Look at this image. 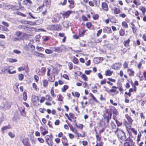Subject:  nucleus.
<instances>
[{
	"mask_svg": "<svg viewBox=\"0 0 146 146\" xmlns=\"http://www.w3.org/2000/svg\"><path fill=\"white\" fill-rule=\"evenodd\" d=\"M122 25L123 27L125 28H128V25L127 24L125 21H123L122 23Z\"/></svg>",
	"mask_w": 146,
	"mask_h": 146,
	"instance_id": "nucleus-36",
	"label": "nucleus"
},
{
	"mask_svg": "<svg viewBox=\"0 0 146 146\" xmlns=\"http://www.w3.org/2000/svg\"><path fill=\"white\" fill-rule=\"evenodd\" d=\"M48 80L46 79H44L42 81L43 86L45 87H46L48 84Z\"/></svg>",
	"mask_w": 146,
	"mask_h": 146,
	"instance_id": "nucleus-20",
	"label": "nucleus"
},
{
	"mask_svg": "<svg viewBox=\"0 0 146 146\" xmlns=\"http://www.w3.org/2000/svg\"><path fill=\"white\" fill-rule=\"evenodd\" d=\"M67 2V0H64L63 2H60L59 3V5H61L62 6L65 5L66 3Z\"/></svg>",
	"mask_w": 146,
	"mask_h": 146,
	"instance_id": "nucleus-47",
	"label": "nucleus"
},
{
	"mask_svg": "<svg viewBox=\"0 0 146 146\" xmlns=\"http://www.w3.org/2000/svg\"><path fill=\"white\" fill-rule=\"evenodd\" d=\"M50 94L53 97H55L56 96V95L54 93L53 88H52L50 90Z\"/></svg>",
	"mask_w": 146,
	"mask_h": 146,
	"instance_id": "nucleus-37",
	"label": "nucleus"
},
{
	"mask_svg": "<svg viewBox=\"0 0 146 146\" xmlns=\"http://www.w3.org/2000/svg\"><path fill=\"white\" fill-rule=\"evenodd\" d=\"M62 141L63 145H68V140L65 136H64L62 138Z\"/></svg>",
	"mask_w": 146,
	"mask_h": 146,
	"instance_id": "nucleus-17",
	"label": "nucleus"
},
{
	"mask_svg": "<svg viewBox=\"0 0 146 146\" xmlns=\"http://www.w3.org/2000/svg\"><path fill=\"white\" fill-rule=\"evenodd\" d=\"M130 40L129 39H128L127 40L124 42L123 43L125 46H129V44L130 42Z\"/></svg>",
	"mask_w": 146,
	"mask_h": 146,
	"instance_id": "nucleus-31",
	"label": "nucleus"
},
{
	"mask_svg": "<svg viewBox=\"0 0 146 146\" xmlns=\"http://www.w3.org/2000/svg\"><path fill=\"white\" fill-rule=\"evenodd\" d=\"M11 8L15 10H18L19 9L18 6L16 5L12 6Z\"/></svg>",
	"mask_w": 146,
	"mask_h": 146,
	"instance_id": "nucleus-58",
	"label": "nucleus"
},
{
	"mask_svg": "<svg viewBox=\"0 0 146 146\" xmlns=\"http://www.w3.org/2000/svg\"><path fill=\"white\" fill-rule=\"evenodd\" d=\"M111 114H110V115L108 114V115H107L106 117V120L107 122L108 123L109 122V121L111 119Z\"/></svg>",
	"mask_w": 146,
	"mask_h": 146,
	"instance_id": "nucleus-28",
	"label": "nucleus"
},
{
	"mask_svg": "<svg viewBox=\"0 0 146 146\" xmlns=\"http://www.w3.org/2000/svg\"><path fill=\"white\" fill-rule=\"evenodd\" d=\"M139 9L142 11L143 14L144 15L146 12L145 7L143 6H140L139 7Z\"/></svg>",
	"mask_w": 146,
	"mask_h": 146,
	"instance_id": "nucleus-16",
	"label": "nucleus"
},
{
	"mask_svg": "<svg viewBox=\"0 0 146 146\" xmlns=\"http://www.w3.org/2000/svg\"><path fill=\"white\" fill-rule=\"evenodd\" d=\"M44 6V5H42L38 7L37 9V11L38 12L42 10V9L43 7Z\"/></svg>",
	"mask_w": 146,
	"mask_h": 146,
	"instance_id": "nucleus-43",
	"label": "nucleus"
},
{
	"mask_svg": "<svg viewBox=\"0 0 146 146\" xmlns=\"http://www.w3.org/2000/svg\"><path fill=\"white\" fill-rule=\"evenodd\" d=\"M0 30L2 31H5L6 32L9 31V30L6 27H4L2 25H0Z\"/></svg>",
	"mask_w": 146,
	"mask_h": 146,
	"instance_id": "nucleus-26",
	"label": "nucleus"
},
{
	"mask_svg": "<svg viewBox=\"0 0 146 146\" xmlns=\"http://www.w3.org/2000/svg\"><path fill=\"white\" fill-rule=\"evenodd\" d=\"M20 112L21 114V115L23 116H26V113L25 111V108H21V110H20Z\"/></svg>",
	"mask_w": 146,
	"mask_h": 146,
	"instance_id": "nucleus-35",
	"label": "nucleus"
},
{
	"mask_svg": "<svg viewBox=\"0 0 146 146\" xmlns=\"http://www.w3.org/2000/svg\"><path fill=\"white\" fill-rule=\"evenodd\" d=\"M2 24H3V25L5 26V27H8L9 26V24L5 21H3L2 22Z\"/></svg>",
	"mask_w": 146,
	"mask_h": 146,
	"instance_id": "nucleus-44",
	"label": "nucleus"
},
{
	"mask_svg": "<svg viewBox=\"0 0 146 146\" xmlns=\"http://www.w3.org/2000/svg\"><path fill=\"white\" fill-rule=\"evenodd\" d=\"M44 3L46 4L47 7L49 8L50 7V0H44Z\"/></svg>",
	"mask_w": 146,
	"mask_h": 146,
	"instance_id": "nucleus-22",
	"label": "nucleus"
},
{
	"mask_svg": "<svg viewBox=\"0 0 146 146\" xmlns=\"http://www.w3.org/2000/svg\"><path fill=\"white\" fill-rule=\"evenodd\" d=\"M23 75L22 74H20L19 75V79L20 80H21L23 79Z\"/></svg>",
	"mask_w": 146,
	"mask_h": 146,
	"instance_id": "nucleus-57",
	"label": "nucleus"
},
{
	"mask_svg": "<svg viewBox=\"0 0 146 146\" xmlns=\"http://www.w3.org/2000/svg\"><path fill=\"white\" fill-rule=\"evenodd\" d=\"M114 13L115 14H119L122 13L119 8H115L114 9Z\"/></svg>",
	"mask_w": 146,
	"mask_h": 146,
	"instance_id": "nucleus-21",
	"label": "nucleus"
},
{
	"mask_svg": "<svg viewBox=\"0 0 146 146\" xmlns=\"http://www.w3.org/2000/svg\"><path fill=\"white\" fill-rule=\"evenodd\" d=\"M58 100L59 101H62L63 99V97L60 95H58Z\"/></svg>",
	"mask_w": 146,
	"mask_h": 146,
	"instance_id": "nucleus-59",
	"label": "nucleus"
},
{
	"mask_svg": "<svg viewBox=\"0 0 146 146\" xmlns=\"http://www.w3.org/2000/svg\"><path fill=\"white\" fill-rule=\"evenodd\" d=\"M113 73L112 71H111L110 70H106L105 71V75L106 76H111Z\"/></svg>",
	"mask_w": 146,
	"mask_h": 146,
	"instance_id": "nucleus-23",
	"label": "nucleus"
},
{
	"mask_svg": "<svg viewBox=\"0 0 146 146\" xmlns=\"http://www.w3.org/2000/svg\"><path fill=\"white\" fill-rule=\"evenodd\" d=\"M11 128V127H10L9 125L8 126H5L1 128V131L3 133L4 132V130L7 129H10Z\"/></svg>",
	"mask_w": 146,
	"mask_h": 146,
	"instance_id": "nucleus-25",
	"label": "nucleus"
},
{
	"mask_svg": "<svg viewBox=\"0 0 146 146\" xmlns=\"http://www.w3.org/2000/svg\"><path fill=\"white\" fill-rule=\"evenodd\" d=\"M86 26L88 28H90L92 27V25L90 22H88L86 23Z\"/></svg>",
	"mask_w": 146,
	"mask_h": 146,
	"instance_id": "nucleus-55",
	"label": "nucleus"
},
{
	"mask_svg": "<svg viewBox=\"0 0 146 146\" xmlns=\"http://www.w3.org/2000/svg\"><path fill=\"white\" fill-rule=\"evenodd\" d=\"M102 7L104 10L107 11H108V6L107 3H103L102 4Z\"/></svg>",
	"mask_w": 146,
	"mask_h": 146,
	"instance_id": "nucleus-14",
	"label": "nucleus"
},
{
	"mask_svg": "<svg viewBox=\"0 0 146 146\" xmlns=\"http://www.w3.org/2000/svg\"><path fill=\"white\" fill-rule=\"evenodd\" d=\"M72 94L74 96H76L77 98H79L80 96V94L78 92H72Z\"/></svg>",
	"mask_w": 146,
	"mask_h": 146,
	"instance_id": "nucleus-30",
	"label": "nucleus"
},
{
	"mask_svg": "<svg viewBox=\"0 0 146 146\" xmlns=\"http://www.w3.org/2000/svg\"><path fill=\"white\" fill-rule=\"evenodd\" d=\"M117 133V136L118 138L123 141H125L128 139V138H126L125 133L120 129L117 128V130L114 131Z\"/></svg>",
	"mask_w": 146,
	"mask_h": 146,
	"instance_id": "nucleus-1",
	"label": "nucleus"
},
{
	"mask_svg": "<svg viewBox=\"0 0 146 146\" xmlns=\"http://www.w3.org/2000/svg\"><path fill=\"white\" fill-rule=\"evenodd\" d=\"M32 86L33 88L36 91H37L38 90V88H37V86L36 85L35 83H33V84Z\"/></svg>",
	"mask_w": 146,
	"mask_h": 146,
	"instance_id": "nucleus-53",
	"label": "nucleus"
},
{
	"mask_svg": "<svg viewBox=\"0 0 146 146\" xmlns=\"http://www.w3.org/2000/svg\"><path fill=\"white\" fill-rule=\"evenodd\" d=\"M34 78L36 81V82H37L39 80V78L38 76L36 75H35L34 76Z\"/></svg>",
	"mask_w": 146,
	"mask_h": 146,
	"instance_id": "nucleus-62",
	"label": "nucleus"
},
{
	"mask_svg": "<svg viewBox=\"0 0 146 146\" xmlns=\"http://www.w3.org/2000/svg\"><path fill=\"white\" fill-rule=\"evenodd\" d=\"M73 11L68 10L64 13L61 14L64 18H68L71 13H73Z\"/></svg>",
	"mask_w": 146,
	"mask_h": 146,
	"instance_id": "nucleus-5",
	"label": "nucleus"
},
{
	"mask_svg": "<svg viewBox=\"0 0 146 146\" xmlns=\"http://www.w3.org/2000/svg\"><path fill=\"white\" fill-rule=\"evenodd\" d=\"M93 1L96 6L99 7L100 4V0H93Z\"/></svg>",
	"mask_w": 146,
	"mask_h": 146,
	"instance_id": "nucleus-24",
	"label": "nucleus"
},
{
	"mask_svg": "<svg viewBox=\"0 0 146 146\" xmlns=\"http://www.w3.org/2000/svg\"><path fill=\"white\" fill-rule=\"evenodd\" d=\"M121 66V64L119 63H116L113 65V68L115 70L119 69Z\"/></svg>",
	"mask_w": 146,
	"mask_h": 146,
	"instance_id": "nucleus-11",
	"label": "nucleus"
},
{
	"mask_svg": "<svg viewBox=\"0 0 146 146\" xmlns=\"http://www.w3.org/2000/svg\"><path fill=\"white\" fill-rule=\"evenodd\" d=\"M52 21L53 23H57L59 22V21L54 17H53L52 19Z\"/></svg>",
	"mask_w": 146,
	"mask_h": 146,
	"instance_id": "nucleus-54",
	"label": "nucleus"
},
{
	"mask_svg": "<svg viewBox=\"0 0 146 146\" xmlns=\"http://www.w3.org/2000/svg\"><path fill=\"white\" fill-rule=\"evenodd\" d=\"M45 52L46 54H50L52 53L53 51L50 49H46L45 50Z\"/></svg>",
	"mask_w": 146,
	"mask_h": 146,
	"instance_id": "nucleus-32",
	"label": "nucleus"
},
{
	"mask_svg": "<svg viewBox=\"0 0 146 146\" xmlns=\"http://www.w3.org/2000/svg\"><path fill=\"white\" fill-rule=\"evenodd\" d=\"M82 78L85 81H87L88 78L87 76L85 74H83L81 76Z\"/></svg>",
	"mask_w": 146,
	"mask_h": 146,
	"instance_id": "nucleus-50",
	"label": "nucleus"
},
{
	"mask_svg": "<svg viewBox=\"0 0 146 146\" xmlns=\"http://www.w3.org/2000/svg\"><path fill=\"white\" fill-rule=\"evenodd\" d=\"M90 95L91 97L92 98L93 100H94L96 102L98 103V100L96 99L92 93H90Z\"/></svg>",
	"mask_w": 146,
	"mask_h": 146,
	"instance_id": "nucleus-56",
	"label": "nucleus"
},
{
	"mask_svg": "<svg viewBox=\"0 0 146 146\" xmlns=\"http://www.w3.org/2000/svg\"><path fill=\"white\" fill-rule=\"evenodd\" d=\"M38 140L41 143H44V139L41 138H37Z\"/></svg>",
	"mask_w": 146,
	"mask_h": 146,
	"instance_id": "nucleus-61",
	"label": "nucleus"
},
{
	"mask_svg": "<svg viewBox=\"0 0 146 146\" xmlns=\"http://www.w3.org/2000/svg\"><path fill=\"white\" fill-rule=\"evenodd\" d=\"M73 62L74 64H77L78 62V59L77 58H76L75 57H74L73 60Z\"/></svg>",
	"mask_w": 146,
	"mask_h": 146,
	"instance_id": "nucleus-41",
	"label": "nucleus"
},
{
	"mask_svg": "<svg viewBox=\"0 0 146 146\" xmlns=\"http://www.w3.org/2000/svg\"><path fill=\"white\" fill-rule=\"evenodd\" d=\"M111 125L113 129H115L116 127V125L113 121H111Z\"/></svg>",
	"mask_w": 146,
	"mask_h": 146,
	"instance_id": "nucleus-49",
	"label": "nucleus"
},
{
	"mask_svg": "<svg viewBox=\"0 0 146 146\" xmlns=\"http://www.w3.org/2000/svg\"><path fill=\"white\" fill-rule=\"evenodd\" d=\"M127 72L129 76H134V72L133 71L130 69L127 70Z\"/></svg>",
	"mask_w": 146,
	"mask_h": 146,
	"instance_id": "nucleus-18",
	"label": "nucleus"
},
{
	"mask_svg": "<svg viewBox=\"0 0 146 146\" xmlns=\"http://www.w3.org/2000/svg\"><path fill=\"white\" fill-rule=\"evenodd\" d=\"M27 23L31 25H36V22L31 21H27Z\"/></svg>",
	"mask_w": 146,
	"mask_h": 146,
	"instance_id": "nucleus-33",
	"label": "nucleus"
},
{
	"mask_svg": "<svg viewBox=\"0 0 146 146\" xmlns=\"http://www.w3.org/2000/svg\"><path fill=\"white\" fill-rule=\"evenodd\" d=\"M68 2L70 4L68 6L70 9H72L74 8V0H68Z\"/></svg>",
	"mask_w": 146,
	"mask_h": 146,
	"instance_id": "nucleus-9",
	"label": "nucleus"
},
{
	"mask_svg": "<svg viewBox=\"0 0 146 146\" xmlns=\"http://www.w3.org/2000/svg\"><path fill=\"white\" fill-rule=\"evenodd\" d=\"M54 80L55 78H53L51 77H49L48 78V81H50L51 82H53L54 81Z\"/></svg>",
	"mask_w": 146,
	"mask_h": 146,
	"instance_id": "nucleus-60",
	"label": "nucleus"
},
{
	"mask_svg": "<svg viewBox=\"0 0 146 146\" xmlns=\"http://www.w3.org/2000/svg\"><path fill=\"white\" fill-rule=\"evenodd\" d=\"M61 26L59 25H54L53 30L59 31L61 30Z\"/></svg>",
	"mask_w": 146,
	"mask_h": 146,
	"instance_id": "nucleus-10",
	"label": "nucleus"
},
{
	"mask_svg": "<svg viewBox=\"0 0 146 146\" xmlns=\"http://www.w3.org/2000/svg\"><path fill=\"white\" fill-rule=\"evenodd\" d=\"M125 116L126 118L129 122V125H128V126L130 127L133 120H132L131 117L128 115H125Z\"/></svg>",
	"mask_w": 146,
	"mask_h": 146,
	"instance_id": "nucleus-7",
	"label": "nucleus"
},
{
	"mask_svg": "<svg viewBox=\"0 0 146 146\" xmlns=\"http://www.w3.org/2000/svg\"><path fill=\"white\" fill-rule=\"evenodd\" d=\"M46 71V69L44 67H42L41 70H39V72H38V74L41 76H44L45 74Z\"/></svg>",
	"mask_w": 146,
	"mask_h": 146,
	"instance_id": "nucleus-6",
	"label": "nucleus"
},
{
	"mask_svg": "<svg viewBox=\"0 0 146 146\" xmlns=\"http://www.w3.org/2000/svg\"><path fill=\"white\" fill-rule=\"evenodd\" d=\"M8 61L10 62L13 63L17 62V60L15 59L10 58L9 59Z\"/></svg>",
	"mask_w": 146,
	"mask_h": 146,
	"instance_id": "nucleus-40",
	"label": "nucleus"
},
{
	"mask_svg": "<svg viewBox=\"0 0 146 146\" xmlns=\"http://www.w3.org/2000/svg\"><path fill=\"white\" fill-rule=\"evenodd\" d=\"M8 135H9L11 138H13L15 136V135L14 134L12 133L11 132H9L8 133Z\"/></svg>",
	"mask_w": 146,
	"mask_h": 146,
	"instance_id": "nucleus-51",
	"label": "nucleus"
},
{
	"mask_svg": "<svg viewBox=\"0 0 146 146\" xmlns=\"http://www.w3.org/2000/svg\"><path fill=\"white\" fill-rule=\"evenodd\" d=\"M40 53H39L35 51L34 52L33 54L34 55L36 56H37L39 57Z\"/></svg>",
	"mask_w": 146,
	"mask_h": 146,
	"instance_id": "nucleus-64",
	"label": "nucleus"
},
{
	"mask_svg": "<svg viewBox=\"0 0 146 146\" xmlns=\"http://www.w3.org/2000/svg\"><path fill=\"white\" fill-rule=\"evenodd\" d=\"M36 48L38 50V51L40 52L43 51L44 50V48L41 47H39L38 46H37L36 47Z\"/></svg>",
	"mask_w": 146,
	"mask_h": 146,
	"instance_id": "nucleus-39",
	"label": "nucleus"
},
{
	"mask_svg": "<svg viewBox=\"0 0 146 146\" xmlns=\"http://www.w3.org/2000/svg\"><path fill=\"white\" fill-rule=\"evenodd\" d=\"M111 111L113 112V114L116 115L118 114V112L117 111L115 108L114 107H112L111 109Z\"/></svg>",
	"mask_w": 146,
	"mask_h": 146,
	"instance_id": "nucleus-15",
	"label": "nucleus"
},
{
	"mask_svg": "<svg viewBox=\"0 0 146 146\" xmlns=\"http://www.w3.org/2000/svg\"><path fill=\"white\" fill-rule=\"evenodd\" d=\"M111 30L110 27H107L103 29V32L105 33H111Z\"/></svg>",
	"mask_w": 146,
	"mask_h": 146,
	"instance_id": "nucleus-13",
	"label": "nucleus"
},
{
	"mask_svg": "<svg viewBox=\"0 0 146 146\" xmlns=\"http://www.w3.org/2000/svg\"><path fill=\"white\" fill-rule=\"evenodd\" d=\"M63 26L65 28L68 27L70 25L69 22L68 21H64L62 23Z\"/></svg>",
	"mask_w": 146,
	"mask_h": 146,
	"instance_id": "nucleus-19",
	"label": "nucleus"
},
{
	"mask_svg": "<svg viewBox=\"0 0 146 146\" xmlns=\"http://www.w3.org/2000/svg\"><path fill=\"white\" fill-rule=\"evenodd\" d=\"M50 48H52L53 50V51L57 52L58 53H60L62 52V50L61 48L59 47H50Z\"/></svg>",
	"mask_w": 146,
	"mask_h": 146,
	"instance_id": "nucleus-8",
	"label": "nucleus"
},
{
	"mask_svg": "<svg viewBox=\"0 0 146 146\" xmlns=\"http://www.w3.org/2000/svg\"><path fill=\"white\" fill-rule=\"evenodd\" d=\"M72 131L73 132H74V133H76L78 135V137H79L80 136H79V135H81V134H79L78 133V131H77L76 129H75V128H74V129H73V130Z\"/></svg>",
	"mask_w": 146,
	"mask_h": 146,
	"instance_id": "nucleus-48",
	"label": "nucleus"
},
{
	"mask_svg": "<svg viewBox=\"0 0 146 146\" xmlns=\"http://www.w3.org/2000/svg\"><path fill=\"white\" fill-rule=\"evenodd\" d=\"M22 34V32L19 31H17L16 32L15 35L17 37H19L21 36Z\"/></svg>",
	"mask_w": 146,
	"mask_h": 146,
	"instance_id": "nucleus-38",
	"label": "nucleus"
},
{
	"mask_svg": "<svg viewBox=\"0 0 146 146\" xmlns=\"http://www.w3.org/2000/svg\"><path fill=\"white\" fill-rule=\"evenodd\" d=\"M128 138V140L125 141L126 142L124 143V146H134V143L133 140L131 139L129 137Z\"/></svg>",
	"mask_w": 146,
	"mask_h": 146,
	"instance_id": "nucleus-4",
	"label": "nucleus"
},
{
	"mask_svg": "<svg viewBox=\"0 0 146 146\" xmlns=\"http://www.w3.org/2000/svg\"><path fill=\"white\" fill-rule=\"evenodd\" d=\"M119 16L123 18H124L126 16V15L125 14L123 13L119 14Z\"/></svg>",
	"mask_w": 146,
	"mask_h": 146,
	"instance_id": "nucleus-63",
	"label": "nucleus"
},
{
	"mask_svg": "<svg viewBox=\"0 0 146 146\" xmlns=\"http://www.w3.org/2000/svg\"><path fill=\"white\" fill-rule=\"evenodd\" d=\"M54 25H48L46 26V28L48 30H53Z\"/></svg>",
	"mask_w": 146,
	"mask_h": 146,
	"instance_id": "nucleus-29",
	"label": "nucleus"
},
{
	"mask_svg": "<svg viewBox=\"0 0 146 146\" xmlns=\"http://www.w3.org/2000/svg\"><path fill=\"white\" fill-rule=\"evenodd\" d=\"M119 35L121 36H123L125 34V30L121 29L119 31Z\"/></svg>",
	"mask_w": 146,
	"mask_h": 146,
	"instance_id": "nucleus-27",
	"label": "nucleus"
},
{
	"mask_svg": "<svg viewBox=\"0 0 146 146\" xmlns=\"http://www.w3.org/2000/svg\"><path fill=\"white\" fill-rule=\"evenodd\" d=\"M32 3V2L31 0H24L23 1V4L25 5H31Z\"/></svg>",
	"mask_w": 146,
	"mask_h": 146,
	"instance_id": "nucleus-12",
	"label": "nucleus"
},
{
	"mask_svg": "<svg viewBox=\"0 0 146 146\" xmlns=\"http://www.w3.org/2000/svg\"><path fill=\"white\" fill-rule=\"evenodd\" d=\"M27 99V96L26 92H24L23 93V99L25 101Z\"/></svg>",
	"mask_w": 146,
	"mask_h": 146,
	"instance_id": "nucleus-42",
	"label": "nucleus"
},
{
	"mask_svg": "<svg viewBox=\"0 0 146 146\" xmlns=\"http://www.w3.org/2000/svg\"><path fill=\"white\" fill-rule=\"evenodd\" d=\"M46 98L45 99L46 100H47L49 101H51L52 100V98L49 95H46Z\"/></svg>",
	"mask_w": 146,
	"mask_h": 146,
	"instance_id": "nucleus-46",
	"label": "nucleus"
},
{
	"mask_svg": "<svg viewBox=\"0 0 146 146\" xmlns=\"http://www.w3.org/2000/svg\"><path fill=\"white\" fill-rule=\"evenodd\" d=\"M12 103L7 101H3L1 104L0 107L3 110L9 109L11 107Z\"/></svg>",
	"mask_w": 146,
	"mask_h": 146,
	"instance_id": "nucleus-3",
	"label": "nucleus"
},
{
	"mask_svg": "<svg viewBox=\"0 0 146 146\" xmlns=\"http://www.w3.org/2000/svg\"><path fill=\"white\" fill-rule=\"evenodd\" d=\"M68 88V86L67 85H65L61 89L62 91L63 92H65L66 90Z\"/></svg>",
	"mask_w": 146,
	"mask_h": 146,
	"instance_id": "nucleus-34",
	"label": "nucleus"
},
{
	"mask_svg": "<svg viewBox=\"0 0 146 146\" xmlns=\"http://www.w3.org/2000/svg\"><path fill=\"white\" fill-rule=\"evenodd\" d=\"M68 66L69 70H71L73 68V64L71 62H69L68 63Z\"/></svg>",
	"mask_w": 146,
	"mask_h": 146,
	"instance_id": "nucleus-45",
	"label": "nucleus"
},
{
	"mask_svg": "<svg viewBox=\"0 0 146 146\" xmlns=\"http://www.w3.org/2000/svg\"><path fill=\"white\" fill-rule=\"evenodd\" d=\"M13 66H4L1 68V71L5 73H8L9 74H14L16 72L15 70L11 72V70L13 69Z\"/></svg>",
	"mask_w": 146,
	"mask_h": 146,
	"instance_id": "nucleus-2",
	"label": "nucleus"
},
{
	"mask_svg": "<svg viewBox=\"0 0 146 146\" xmlns=\"http://www.w3.org/2000/svg\"><path fill=\"white\" fill-rule=\"evenodd\" d=\"M28 14L31 16V17L32 18L35 19H37V17H35L33 15V14L31 12H29L28 13Z\"/></svg>",
	"mask_w": 146,
	"mask_h": 146,
	"instance_id": "nucleus-52",
	"label": "nucleus"
}]
</instances>
